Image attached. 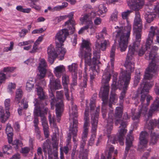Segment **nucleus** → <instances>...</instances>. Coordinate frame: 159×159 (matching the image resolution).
<instances>
[{
    "mask_svg": "<svg viewBox=\"0 0 159 159\" xmlns=\"http://www.w3.org/2000/svg\"><path fill=\"white\" fill-rule=\"evenodd\" d=\"M74 13L73 12L70 13L68 16H66L67 17L70 18L69 20L65 22L64 25L67 27L69 30H71V33H73L75 31V28L74 25H75L74 20L72 19Z\"/></svg>",
    "mask_w": 159,
    "mask_h": 159,
    "instance_id": "25",
    "label": "nucleus"
},
{
    "mask_svg": "<svg viewBox=\"0 0 159 159\" xmlns=\"http://www.w3.org/2000/svg\"><path fill=\"white\" fill-rule=\"evenodd\" d=\"M95 99H92L90 100V110H91V113H93L92 110H93L94 108L95 107Z\"/></svg>",
    "mask_w": 159,
    "mask_h": 159,
    "instance_id": "61",
    "label": "nucleus"
},
{
    "mask_svg": "<svg viewBox=\"0 0 159 159\" xmlns=\"http://www.w3.org/2000/svg\"><path fill=\"white\" fill-rule=\"evenodd\" d=\"M63 44L61 45H59V47H57L58 48V50L59 51V59L61 60H62L64 57L65 54L66 52V50L65 48L62 47Z\"/></svg>",
    "mask_w": 159,
    "mask_h": 159,
    "instance_id": "42",
    "label": "nucleus"
},
{
    "mask_svg": "<svg viewBox=\"0 0 159 159\" xmlns=\"http://www.w3.org/2000/svg\"><path fill=\"white\" fill-rule=\"evenodd\" d=\"M94 14V13L92 12L91 14H88L85 15L80 18V20L82 24L85 23L87 24V25L80 29L78 32L79 34H82L84 30L88 28H90L92 30L93 29V23L92 21V17L91 15H93Z\"/></svg>",
    "mask_w": 159,
    "mask_h": 159,
    "instance_id": "14",
    "label": "nucleus"
},
{
    "mask_svg": "<svg viewBox=\"0 0 159 159\" xmlns=\"http://www.w3.org/2000/svg\"><path fill=\"white\" fill-rule=\"evenodd\" d=\"M159 29L157 26H152L150 27V30L149 31L148 38L147 39L146 46L147 49L148 46L150 48V46L153 43V38L155 35H157L159 31Z\"/></svg>",
    "mask_w": 159,
    "mask_h": 159,
    "instance_id": "19",
    "label": "nucleus"
},
{
    "mask_svg": "<svg viewBox=\"0 0 159 159\" xmlns=\"http://www.w3.org/2000/svg\"><path fill=\"white\" fill-rule=\"evenodd\" d=\"M34 119L33 121V122L34 124V126L35 127V132L36 134V137L37 138L39 139H40L41 136L40 135V131L39 130V128L38 126V125L39 124V120L37 117L38 116H35L34 115Z\"/></svg>",
    "mask_w": 159,
    "mask_h": 159,
    "instance_id": "35",
    "label": "nucleus"
},
{
    "mask_svg": "<svg viewBox=\"0 0 159 159\" xmlns=\"http://www.w3.org/2000/svg\"><path fill=\"white\" fill-rule=\"evenodd\" d=\"M6 79L5 75L2 72H0V84L4 83Z\"/></svg>",
    "mask_w": 159,
    "mask_h": 159,
    "instance_id": "60",
    "label": "nucleus"
},
{
    "mask_svg": "<svg viewBox=\"0 0 159 159\" xmlns=\"http://www.w3.org/2000/svg\"><path fill=\"white\" fill-rule=\"evenodd\" d=\"M57 103L56 105V112L57 121L59 122L60 117L63 110L64 105L62 99L63 98V92L61 91L57 92Z\"/></svg>",
    "mask_w": 159,
    "mask_h": 159,
    "instance_id": "13",
    "label": "nucleus"
},
{
    "mask_svg": "<svg viewBox=\"0 0 159 159\" xmlns=\"http://www.w3.org/2000/svg\"><path fill=\"white\" fill-rule=\"evenodd\" d=\"M50 83L49 87L51 90L58 89L61 88L60 80L58 79L55 80L53 75L50 78Z\"/></svg>",
    "mask_w": 159,
    "mask_h": 159,
    "instance_id": "26",
    "label": "nucleus"
},
{
    "mask_svg": "<svg viewBox=\"0 0 159 159\" xmlns=\"http://www.w3.org/2000/svg\"><path fill=\"white\" fill-rule=\"evenodd\" d=\"M148 134L146 132H142L140 134L139 143L138 145V149L141 151L146 148L148 143Z\"/></svg>",
    "mask_w": 159,
    "mask_h": 159,
    "instance_id": "20",
    "label": "nucleus"
},
{
    "mask_svg": "<svg viewBox=\"0 0 159 159\" xmlns=\"http://www.w3.org/2000/svg\"><path fill=\"white\" fill-rule=\"evenodd\" d=\"M107 98L106 99V100H104V102H103V101L102 103L103 104L102 106V114L103 117L104 118L106 115L107 112L106 111L105 109V107H104V104L106 103V100H107Z\"/></svg>",
    "mask_w": 159,
    "mask_h": 159,
    "instance_id": "59",
    "label": "nucleus"
},
{
    "mask_svg": "<svg viewBox=\"0 0 159 159\" xmlns=\"http://www.w3.org/2000/svg\"><path fill=\"white\" fill-rule=\"evenodd\" d=\"M140 40H141V39H140L139 41V40L138 41V40H137L136 39V38L135 41L133 43V44H134L135 43H136L137 42H139V45L138 46V48L136 50L137 53L134 55V56H135L136 55L137 53L138 54V55L139 56H143L145 53V48H146V50H147L149 52V53H148V54H149V53H150V52L151 51V49L152 48V47L154 46H153L151 47V45L149 46L150 48H149V46H148V48L147 49V47L146 46V45L145 46L142 47H141V48L139 49L138 52L137 50L138 49L139 46L140 45ZM131 45H132V44H131ZM148 56H149V55Z\"/></svg>",
    "mask_w": 159,
    "mask_h": 159,
    "instance_id": "29",
    "label": "nucleus"
},
{
    "mask_svg": "<svg viewBox=\"0 0 159 159\" xmlns=\"http://www.w3.org/2000/svg\"><path fill=\"white\" fill-rule=\"evenodd\" d=\"M91 44L90 42L86 40H83L80 49V55L84 59L85 66H90V70L93 72V74H91L90 78L93 80L95 77L96 73H98L99 71L100 62L99 61V53L94 52L92 59L91 58Z\"/></svg>",
    "mask_w": 159,
    "mask_h": 159,
    "instance_id": "2",
    "label": "nucleus"
},
{
    "mask_svg": "<svg viewBox=\"0 0 159 159\" xmlns=\"http://www.w3.org/2000/svg\"><path fill=\"white\" fill-rule=\"evenodd\" d=\"M65 71V68L63 65L56 66L54 69L53 72L56 76L60 78Z\"/></svg>",
    "mask_w": 159,
    "mask_h": 159,
    "instance_id": "30",
    "label": "nucleus"
},
{
    "mask_svg": "<svg viewBox=\"0 0 159 159\" xmlns=\"http://www.w3.org/2000/svg\"><path fill=\"white\" fill-rule=\"evenodd\" d=\"M16 87V84L14 83H10L8 86V91L9 93H12L13 90H14Z\"/></svg>",
    "mask_w": 159,
    "mask_h": 159,
    "instance_id": "49",
    "label": "nucleus"
},
{
    "mask_svg": "<svg viewBox=\"0 0 159 159\" xmlns=\"http://www.w3.org/2000/svg\"><path fill=\"white\" fill-rule=\"evenodd\" d=\"M34 41L33 40H29L20 42L18 44L19 46H22L30 45L31 44L34 43Z\"/></svg>",
    "mask_w": 159,
    "mask_h": 159,
    "instance_id": "47",
    "label": "nucleus"
},
{
    "mask_svg": "<svg viewBox=\"0 0 159 159\" xmlns=\"http://www.w3.org/2000/svg\"><path fill=\"white\" fill-rule=\"evenodd\" d=\"M35 106L34 115L35 116H40L41 117V121L43 127L44 134L45 137L47 138L49 136L48 126L47 121L44 116V115L47 114L48 109L43 106L41 101H39L35 99L34 102Z\"/></svg>",
    "mask_w": 159,
    "mask_h": 159,
    "instance_id": "7",
    "label": "nucleus"
},
{
    "mask_svg": "<svg viewBox=\"0 0 159 159\" xmlns=\"http://www.w3.org/2000/svg\"><path fill=\"white\" fill-rule=\"evenodd\" d=\"M69 83V76L66 75H64L62 77V83L64 87L65 95L67 100H69L68 89V84Z\"/></svg>",
    "mask_w": 159,
    "mask_h": 159,
    "instance_id": "27",
    "label": "nucleus"
},
{
    "mask_svg": "<svg viewBox=\"0 0 159 159\" xmlns=\"http://www.w3.org/2000/svg\"><path fill=\"white\" fill-rule=\"evenodd\" d=\"M49 96L50 97L51 99V107L52 108V106H54L55 103L56 104L57 103V99H54V96L52 92L50 93Z\"/></svg>",
    "mask_w": 159,
    "mask_h": 159,
    "instance_id": "53",
    "label": "nucleus"
},
{
    "mask_svg": "<svg viewBox=\"0 0 159 159\" xmlns=\"http://www.w3.org/2000/svg\"><path fill=\"white\" fill-rule=\"evenodd\" d=\"M99 111V108L97 107L95 114L94 115L93 113V114L91 116V124L92 125L91 132L92 134H96L98 124V113Z\"/></svg>",
    "mask_w": 159,
    "mask_h": 159,
    "instance_id": "23",
    "label": "nucleus"
},
{
    "mask_svg": "<svg viewBox=\"0 0 159 159\" xmlns=\"http://www.w3.org/2000/svg\"><path fill=\"white\" fill-rule=\"evenodd\" d=\"M39 66L38 68L40 73V78L42 79L45 76L48 65L45 60L43 58H39Z\"/></svg>",
    "mask_w": 159,
    "mask_h": 159,
    "instance_id": "21",
    "label": "nucleus"
},
{
    "mask_svg": "<svg viewBox=\"0 0 159 159\" xmlns=\"http://www.w3.org/2000/svg\"><path fill=\"white\" fill-rule=\"evenodd\" d=\"M107 147L108 148H109V152L108 153V155L107 157V159H112V155L111 152L114 150V148L112 146H111L109 147V144H107ZM113 159H115L114 158H113Z\"/></svg>",
    "mask_w": 159,
    "mask_h": 159,
    "instance_id": "54",
    "label": "nucleus"
},
{
    "mask_svg": "<svg viewBox=\"0 0 159 159\" xmlns=\"http://www.w3.org/2000/svg\"><path fill=\"white\" fill-rule=\"evenodd\" d=\"M116 99L117 97L116 94L115 93H111L110 99V102L111 103L115 102Z\"/></svg>",
    "mask_w": 159,
    "mask_h": 159,
    "instance_id": "62",
    "label": "nucleus"
},
{
    "mask_svg": "<svg viewBox=\"0 0 159 159\" xmlns=\"http://www.w3.org/2000/svg\"><path fill=\"white\" fill-rule=\"evenodd\" d=\"M110 111L108 114V117L107 121V125L106 127V131L108 134L111 133L113 128V119L116 120V124L119 123L120 126L119 127L120 130L119 131V134L117 138L115 136H108V141L107 143H115L116 139L118 140L120 144L123 145L124 144L123 142L124 136L127 132V130L125 128L127 125L126 122L125 121L129 118L127 113L124 114L123 116L124 120H121L120 119L122 116V109L121 107H117L116 108L115 115L114 118H113V114L112 111L110 109Z\"/></svg>",
    "mask_w": 159,
    "mask_h": 159,
    "instance_id": "1",
    "label": "nucleus"
},
{
    "mask_svg": "<svg viewBox=\"0 0 159 159\" xmlns=\"http://www.w3.org/2000/svg\"><path fill=\"white\" fill-rule=\"evenodd\" d=\"M142 28V22L139 12L135 13L133 25L134 34L135 35L137 40L139 41L141 37L140 32Z\"/></svg>",
    "mask_w": 159,
    "mask_h": 159,
    "instance_id": "12",
    "label": "nucleus"
},
{
    "mask_svg": "<svg viewBox=\"0 0 159 159\" xmlns=\"http://www.w3.org/2000/svg\"><path fill=\"white\" fill-rule=\"evenodd\" d=\"M89 110L86 108L85 109L84 113V130L82 136V141L80 143V152H85V150L84 149V146L86 144V138L87 137L88 134V126L89 125Z\"/></svg>",
    "mask_w": 159,
    "mask_h": 159,
    "instance_id": "10",
    "label": "nucleus"
},
{
    "mask_svg": "<svg viewBox=\"0 0 159 159\" xmlns=\"http://www.w3.org/2000/svg\"><path fill=\"white\" fill-rule=\"evenodd\" d=\"M158 47L154 46L152 47L149 54V59L151 60L148 67L146 69L144 75V78L146 79L150 80L153 76V74L157 73L159 70V65L157 61L159 59L156 51L158 50Z\"/></svg>",
    "mask_w": 159,
    "mask_h": 159,
    "instance_id": "5",
    "label": "nucleus"
},
{
    "mask_svg": "<svg viewBox=\"0 0 159 159\" xmlns=\"http://www.w3.org/2000/svg\"><path fill=\"white\" fill-rule=\"evenodd\" d=\"M153 85L152 82H148L141 84L140 88L142 90L140 101L141 106L139 107L138 111H136L134 109H132V118L133 120H138L140 117L141 114L144 115L146 114L148 109L147 106L149 104L150 100L152 99V97L148 95V93Z\"/></svg>",
    "mask_w": 159,
    "mask_h": 159,
    "instance_id": "3",
    "label": "nucleus"
},
{
    "mask_svg": "<svg viewBox=\"0 0 159 159\" xmlns=\"http://www.w3.org/2000/svg\"><path fill=\"white\" fill-rule=\"evenodd\" d=\"M139 45V42H137L136 43L129 46V51L125 64V66L127 70L123 71L120 74V75L123 72H126L127 73H129L130 75V73L128 72L127 71H130L131 72L134 71V63L133 62V57L137 53L136 50Z\"/></svg>",
    "mask_w": 159,
    "mask_h": 159,
    "instance_id": "8",
    "label": "nucleus"
},
{
    "mask_svg": "<svg viewBox=\"0 0 159 159\" xmlns=\"http://www.w3.org/2000/svg\"><path fill=\"white\" fill-rule=\"evenodd\" d=\"M77 76L76 74H75L72 77V82L71 84V87L72 88L74 86H75L77 84Z\"/></svg>",
    "mask_w": 159,
    "mask_h": 159,
    "instance_id": "56",
    "label": "nucleus"
},
{
    "mask_svg": "<svg viewBox=\"0 0 159 159\" xmlns=\"http://www.w3.org/2000/svg\"><path fill=\"white\" fill-rule=\"evenodd\" d=\"M144 3V0H127V4L131 9L137 11L142 8Z\"/></svg>",
    "mask_w": 159,
    "mask_h": 159,
    "instance_id": "18",
    "label": "nucleus"
},
{
    "mask_svg": "<svg viewBox=\"0 0 159 159\" xmlns=\"http://www.w3.org/2000/svg\"><path fill=\"white\" fill-rule=\"evenodd\" d=\"M98 11L100 13V15H102L107 12V9L104 4H102L99 5L98 7Z\"/></svg>",
    "mask_w": 159,
    "mask_h": 159,
    "instance_id": "40",
    "label": "nucleus"
},
{
    "mask_svg": "<svg viewBox=\"0 0 159 159\" xmlns=\"http://www.w3.org/2000/svg\"><path fill=\"white\" fill-rule=\"evenodd\" d=\"M132 12L131 10H127L121 13V16L123 19H127L130 14Z\"/></svg>",
    "mask_w": 159,
    "mask_h": 159,
    "instance_id": "51",
    "label": "nucleus"
},
{
    "mask_svg": "<svg viewBox=\"0 0 159 159\" xmlns=\"http://www.w3.org/2000/svg\"><path fill=\"white\" fill-rule=\"evenodd\" d=\"M16 69V67H4L3 70L5 72H12L14 71Z\"/></svg>",
    "mask_w": 159,
    "mask_h": 159,
    "instance_id": "55",
    "label": "nucleus"
},
{
    "mask_svg": "<svg viewBox=\"0 0 159 159\" xmlns=\"http://www.w3.org/2000/svg\"><path fill=\"white\" fill-rule=\"evenodd\" d=\"M113 69L108 64L104 70L102 77L101 83L102 85L101 88L99 95L103 102L105 100L108 98L110 90L108 83L110 80L111 75L113 74Z\"/></svg>",
    "mask_w": 159,
    "mask_h": 159,
    "instance_id": "6",
    "label": "nucleus"
},
{
    "mask_svg": "<svg viewBox=\"0 0 159 159\" xmlns=\"http://www.w3.org/2000/svg\"><path fill=\"white\" fill-rule=\"evenodd\" d=\"M133 140V136L130 134H128L126 138V147L125 151V155L126 156L130 148L132 146V141Z\"/></svg>",
    "mask_w": 159,
    "mask_h": 159,
    "instance_id": "32",
    "label": "nucleus"
},
{
    "mask_svg": "<svg viewBox=\"0 0 159 159\" xmlns=\"http://www.w3.org/2000/svg\"><path fill=\"white\" fill-rule=\"evenodd\" d=\"M102 21V19L99 17H96L94 20V24L96 25H98L101 24Z\"/></svg>",
    "mask_w": 159,
    "mask_h": 159,
    "instance_id": "64",
    "label": "nucleus"
},
{
    "mask_svg": "<svg viewBox=\"0 0 159 159\" xmlns=\"http://www.w3.org/2000/svg\"><path fill=\"white\" fill-rule=\"evenodd\" d=\"M68 69L70 71L74 72V74H76L75 72L77 70V65L75 63H72L68 66Z\"/></svg>",
    "mask_w": 159,
    "mask_h": 159,
    "instance_id": "48",
    "label": "nucleus"
},
{
    "mask_svg": "<svg viewBox=\"0 0 159 159\" xmlns=\"http://www.w3.org/2000/svg\"><path fill=\"white\" fill-rule=\"evenodd\" d=\"M71 108L69 111L70 120H72L73 125L72 126L70 125V130L71 131L74 135L73 137V141L75 142L76 140L75 139V137L76 136V133L77 132V124L78 121L76 119L78 116L77 110V106L73 104L72 101L71 102Z\"/></svg>",
    "mask_w": 159,
    "mask_h": 159,
    "instance_id": "9",
    "label": "nucleus"
},
{
    "mask_svg": "<svg viewBox=\"0 0 159 159\" xmlns=\"http://www.w3.org/2000/svg\"><path fill=\"white\" fill-rule=\"evenodd\" d=\"M28 32V30L26 29H22L21 31L19 32L20 36L21 38L24 37Z\"/></svg>",
    "mask_w": 159,
    "mask_h": 159,
    "instance_id": "63",
    "label": "nucleus"
},
{
    "mask_svg": "<svg viewBox=\"0 0 159 159\" xmlns=\"http://www.w3.org/2000/svg\"><path fill=\"white\" fill-rule=\"evenodd\" d=\"M35 83V81L33 79L31 78L29 79L26 83V90L29 91H30L34 88Z\"/></svg>",
    "mask_w": 159,
    "mask_h": 159,
    "instance_id": "37",
    "label": "nucleus"
},
{
    "mask_svg": "<svg viewBox=\"0 0 159 159\" xmlns=\"http://www.w3.org/2000/svg\"><path fill=\"white\" fill-rule=\"evenodd\" d=\"M10 99L9 98L6 99L4 102V105L6 110L8 111L10 106Z\"/></svg>",
    "mask_w": 159,
    "mask_h": 159,
    "instance_id": "57",
    "label": "nucleus"
},
{
    "mask_svg": "<svg viewBox=\"0 0 159 159\" xmlns=\"http://www.w3.org/2000/svg\"><path fill=\"white\" fill-rule=\"evenodd\" d=\"M47 52L48 55V61L51 64H52L57 57V54L53 46L51 45L48 47Z\"/></svg>",
    "mask_w": 159,
    "mask_h": 159,
    "instance_id": "24",
    "label": "nucleus"
},
{
    "mask_svg": "<svg viewBox=\"0 0 159 159\" xmlns=\"http://www.w3.org/2000/svg\"><path fill=\"white\" fill-rule=\"evenodd\" d=\"M66 18H67L66 15L60 16L56 17L54 19L55 24H57L61 20L65 19Z\"/></svg>",
    "mask_w": 159,
    "mask_h": 159,
    "instance_id": "52",
    "label": "nucleus"
},
{
    "mask_svg": "<svg viewBox=\"0 0 159 159\" xmlns=\"http://www.w3.org/2000/svg\"><path fill=\"white\" fill-rule=\"evenodd\" d=\"M153 10L154 11V12L150 10V11H148L145 15V18L148 23L153 21L156 14L158 15L159 17V2H157L156 5L153 7Z\"/></svg>",
    "mask_w": 159,
    "mask_h": 159,
    "instance_id": "17",
    "label": "nucleus"
},
{
    "mask_svg": "<svg viewBox=\"0 0 159 159\" xmlns=\"http://www.w3.org/2000/svg\"><path fill=\"white\" fill-rule=\"evenodd\" d=\"M117 29L116 37L118 44V47L121 52L125 51L127 47L129 39L131 26L128 24L126 26H117L115 27Z\"/></svg>",
    "mask_w": 159,
    "mask_h": 159,
    "instance_id": "4",
    "label": "nucleus"
},
{
    "mask_svg": "<svg viewBox=\"0 0 159 159\" xmlns=\"http://www.w3.org/2000/svg\"><path fill=\"white\" fill-rule=\"evenodd\" d=\"M6 115L4 113V111L2 109H0V117L2 118L1 121L4 123L9 118L10 116V112L8 111L6 112Z\"/></svg>",
    "mask_w": 159,
    "mask_h": 159,
    "instance_id": "38",
    "label": "nucleus"
},
{
    "mask_svg": "<svg viewBox=\"0 0 159 159\" xmlns=\"http://www.w3.org/2000/svg\"><path fill=\"white\" fill-rule=\"evenodd\" d=\"M88 151V149H86L85 152H80L79 156L80 159H87V153Z\"/></svg>",
    "mask_w": 159,
    "mask_h": 159,
    "instance_id": "50",
    "label": "nucleus"
},
{
    "mask_svg": "<svg viewBox=\"0 0 159 159\" xmlns=\"http://www.w3.org/2000/svg\"><path fill=\"white\" fill-rule=\"evenodd\" d=\"M96 136L95 134H92L89 139L88 141L87 144L88 146H92L93 145Z\"/></svg>",
    "mask_w": 159,
    "mask_h": 159,
    "instance_id": "45",
    "label": "nucleus"
},
{
    "mask_svg": "<svg viewBox=\"0 0 159 159\" xmlns=\"http://www.w3.org/2000/svg\"><path fill=\"white\" fill-rule=\"evenodd\" d=\"M22 95V91L20 89H17L16 92V96L15 98V102L18 103H19L20 100Z\"/></svg>",
    "mask_w": 159,
    "mask_h": 159,
    "instance_id": "41",
    "label": "nucleus"
},
{
    "mask_svg": "<svg viewBox=\"0 0 159 159\" xmlns=\"http://www.w3.org/2000/svg\"><path fill=\"white\" fill-rule=\"evenodd\" d=\"M36 89H37V94L40 99H43L46 98V97L41 87L38 86Z\"/></svg>",
    "mask_w": 159,
    "mask_h": 159,
    "instance_id": "39",
    "label": "nucleus"
},
{
    "mask_svg": "<svg viewBox=\"0 0 159 159\" xmlns=\"http://www.w3.org/2000/svg\"><path fill=\"white\" fill-rule=\"evenodd\" d=\"M118 11L115 10L111 15L109 19L110 21L114 22H116L118 20Z\"/></svg>",
    "mask_w": 159,
    "mask_h": 159,
    "instance_id": "43",
    "label": "nucleus"
},
{
    "mask_svg": "<svg viewBox=\"0 0 159 159\" xmlns=\"http://www.w3.org/2000/svg\"><path fill=\"white\" fill-rule=\"evenodd\" d=\"M109 44V43L108 40H105L103 42L101 43V44H100L98 41L97 40V42L95 44V48L96 49L93 52V53L94 52H96L99 53V55H100L99 52L100 49H101L102 51L105 50L106 48V47L107 45Z\"/></svg>",
    "mask_w": 159,
    "mask_h": 159,
    "instance_id": "28",
    "label": "nucleus"
},
{
    "mask_svg": "<svg viewBox=\"0 0 159 159\" xmlns=\"http://www.w3.org/2000/svg\"><path fill=\"white\" fill-rule=\"evenodd\" d=\"M68 30L64 29L59 31L55 36V41L56 46L59 47L61 45L69 35Z\"/></svg>",
    "mask_w": 159,
    "mask_h": 159,
    "instance_id": "16",
    "label": "nucleus"
},
{
    "mask_svg": "<svg viewBox=\"0 0 159 159\" xmlns=\"http://www.w3.org/2000/svg\"><path fill=\"white\" fill-rule=\"evenodd\" d=\"M154 91L157 94H159V84H156ZM151 108V110L149 111L148 115V117L152 116V114L151 113L152 111H156L158 110L159 108V98H156L155 101H154L153 104L152 105Z\"/></svg>",
    "mask_w": 159,
    "mask_h": 159,
    "instance_id": "22",
    "label": "nucleus"
},
{
    "mask_svg": "<svg viewBox=\"0 0 159 159\" xmlns=\"http://www.w3.org/2000/svg\"><path fill=\"white\" fill-rule=\"evenodd\" d=\"M130 79V74L127 73L126 72H123L120 74V80H123V82H124L123 91L121 93L120 97V99L121 100H123L125 96L126 91L127 90L128 86L129 84Z\"/></svg>",
    "mask_w": 159,
    "mask_h": 159,
    "instance_id": "15",
    "label": "nucleus"
},
{
    "mask_svg": "<svg viewBox=\"0 0 159 159\" xmlns=\"http://www.w3.org/2000/svg\"><path fill=\"white\" fill-rule=\"evenodd\" d=\"M51 115L49 113L48 116V119L49 121V123L50 125L52 126L54 128L56 129H57V125L55 123V120L54 118H51Z\"/></svg>",
    "mask_w": 159,
    "mask_h": 159,
    "instance_id": "46",
    "label": "nucleus"
},
{
    "mask_svg": "<svg viewBox=\"0 0 159 159\" xmlns=\"http://www.w3.org/2000/svg\"><path fill=\"white\" fill-rule=\"evenodd\" d=\"M84 80L80 84V86L82 88H86L87 86V77L86 75H84Z\"/></svg>",
    "mask_w": 159,
    "mask_h": 159,
    "instance_id": "58",
    "label": "nucleus"
},
{
    "mask_svg": "<svg viewBox=\"0 0 159 159\" xmlns=\"http://www.w3.org/2000/svg\"><path fill=\"white\" fill-rule=\"evenodd\" d=\"M51 143L49 140L47 139L44 143L43 148L44 152H48L49 155L52 154V149L51 146Z\"/></svg>",
    "mask_w": 159,
    "mask_h": 159,
    "instance_id": "31",
    "label": "nucleus"
},
{
    "mask_svg": "<svg viewBox=\"0 0 159 159\" xmlns=\"http://www.w3.org/2000/svg\"><path fill=\"white\" fill-rule=\"evenodd\" d=\"M13 130V129L11 127V125L9 124H8L6 129V132L7 135L8 142L9 143H11L12 141Z\"/></svg>",
    "mask_w": 159,
    "mask_h": 159,
    "instance_id": "33",
    "label": "nucleus"
},
{
    "mask_svg": "<svg viewBox=\"0 0 159 159\" xmlns=\"http://www.w3.org/2000/svg\"><path fill=\"white\" fill-rule=\"evenodd\" d=\"M123 85L124 86V82H123V80H120V77H119V80L117 84V83L115 81H113L112 84L111 93H114V91L118 88L121 89Z\"/></svg>",
    "mask_w": 159,
    "mask_h": 159,
    "instance_id": "34",
    "label": "nucleus"
},
{
    "mask_svg": "<svg viewBox=\"0 0 159 159\" xmlns=\"http://www.w3.org/2000/svg\"><path fill=\"white\" fill-rule=\"evenodd\" d=\"M158 124H159V119L157 120H150L149 124L145 126L151 132V139L150 142L151 144H155L159 138V132H156L155 130L153 129V126Z\"/></svg>",
    "mask_w": 159,
    "mask_h": 159,
    "instance_id": "11",
    "label": "nucleus"
},
{
    "mask_svg": "<svg viewBox=\"0 0 159 159\" xmlns=\"http://www.w3.org/2000/svg\"><path fill=\"white\" fill-rule=\"evenodd\" d=\"M116 49V45L114 44L112 47L110 52V57L111 65L112 68H114V57L115 56V52Z\"/></svg>",
    "mask_w": 159,
    "mask_h": 159,
    "instance_id": "36",
    "label": "nucleus"
},
{
    "mask_svg": "<svg viewBox=\"0 0 159 159\" xmlns=\"http://www.w3.org/2000/svg\"><path fill=\"white\" fill-rule=\"evenodd\" d=\"M68 3L66 2L62 3L61 5H58L54 7V12L58 11L64 9L67 6Z\"/></svg>",
    "mask_w": 159,
    "mask_h": 159,
    "instance_id": "44",
    "label": "nucleus"
}]
</instances>
